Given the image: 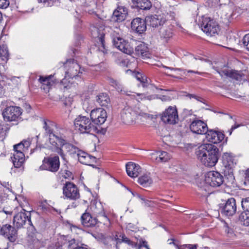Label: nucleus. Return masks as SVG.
Segmentation results:
<instances>
[{"label": "nucleus", "instance_id": "obj_48", "mask_svg": "<svg viewBox=\"0 0 249 249\" xmlns=\"http://www.w3.org/2000/svg\"><path fill=\"white\" fill-rule=\"evenodd\" d=\"M121 30L118 28H116L114 30H113L111 33V37L112 39V41L114 40L115 38H120L121 37Z\"/></svg>", "mask_w": 249, "mask_h": 249}, {"label": "nucleus", "instance_id": "obj_14", "mask_svg": "<svg viewBox=\"0 0 249 249\" xmlns=\"http://www.w3.org/2000/svg\"><path fill=\"white\" fill-rule=\"evenodd\" d=\"M162 121L169 124H175L178 121V115L176 107H169L163 112L161 116Z\"/></svg>", "mask_w": 249, "mask_h": 249}, {"label": "nucleus", "instance_id": "obj_27", "mask_svg": "<svg viewBox=\"0 0 249 249\" xmlns=\"http://www.w3.org/2000/svg\"><path fill=\"white\" fill-rule=\"evenodd\" d=\"M126 171L129 177L136 178L139 175L141 168L138 164L132 162H129L126 164Z\"/></svg>", "mask_w": 249, "mask_h": 249}, {"label": "nucleus", "instance_id": "obj_34", "mask_svg": "<svg viewBox=\"0 0 249 249\" xmlns=\"http://www.w3.org/2000/svg\"><path fill=\"white\" fill-rule=\"evenodd\" d=\"M92 212L98 216H103L107 220V217L105 214V212L102 203L100 202H96L91 207Z\"/></svg>", "mask_w": 249, "mask_h": 249}, {"label": "nucleus", "instance_id": "obj_24", "mask_svg": "<svg viewBox=\"0 0 249 249\" xmlns=\"http://www.w3.org/2000/svg\"><path fill=\"white\" fill-rule=\"evenodd\" d=\"M205 135L207 140L213 143L220 142L224 138V135L222 132L213 130L208 129V131Z\"/></svg>", "mask_w": 249, "mask_h": 249}, {"label": "nucleus", "instance_id": "obj_15", "mask_svg": "<svg viewBox=\"0 0 249 249\" xmlns=\"http://www.w3.org/2000/svg\"><path fill=\"white\" fill-rule=\"evenodd\" d=\"M64 196L68 199L76 200L80 197L79 190L75 185L71 182H67L63 187Z\"/></svg>", "mask_w": 249, "mask_h": 249}, {"label": "nucleus", "instance_id": "obj_11", "mask_svg": "<svg viewBox=\"0 0 249 249\" xmlns=\"http://www.w3.org/2000/svg\"><path fill=\"white\" fill-rule=\"evenodd\" d=\"M137 107H125L121 114V120L126 124H133L136 123L137 118Z\"/></svg>", "mask_w": 249, "mask_h": 249}, {"label": "nucleus", "instance_id": "obj_44", "mask_svg": "<svg viewBox=\"0 0 249 249\" xmlns=\"http://www.w3.org/2000/svg\"><path fill=\"white\" fill-rule=\"evenodd\" d=\"M135 77L138 81H140L141 83H142V86L143 87L146 86V84L147 82V78L145 76L142 75V74L140 72H137L136 74Z\"/></svg>", "mask_w": 249, "mask_h": 249}, {"label": "nucleus", "instance_id": "obj_47", "mask_svg": "<svg viewBox=\"0 0 249 249\" xmlns=\"http://www.w3.org/2000/svg\"><path fill=\"white\" fill-rule=\"evenodd\" d=\"M80 151L81 150H80L78 148L74 145H73L72 148L71 149L70 151L69 152V154L71 156L76 158L77 156L78 153H79Z\"/></svg>", "mask_w": 249, "mask_h": 249}, {"label": "nucleus", "instance_id": "obj_59", "mask_svg": "<svg viewBox=\"0 0 249 249\" xmlns=\"http://www.w3.org/2000/svg\"><path fill=\"white\" fill-rule=\"evenodd\" d=\"M240 124H235L234 125H232L231 126V129L228 131V132L229 133V135H231V134L233 130L239 127L240 126Z\"/></svg>", "mask_w": 249, "mask_h": 249}, {"label": "nucleus", "instance_id": "obj_9", "mask_svg": "<svg viewBox=\"0 0 249 249\" xmlns=\"http://www.w3.org/2000/svg\"><path fill=\"white\" fill-rule=\"evenodd\" d=\"M104 30V28L102 26L98 27L95 26H92L90 27L91 35L92 37L95 39L96 45L98 46L99 50L104 53H106L107 51L105 49V33Z\"/></svg>", "mask_w": 249, "mask_h": 249}, {"label": "nucleus", "instance_id": "obj_25", "mask_svg": "<svg viewBox=\"0 0 249 249\" xmlns=\"http://www.w3.org/2000/svg\"><path fill=\"white\" fill-rule=\"evenodd\" d=\"M128 9L124 6L119 5L113 13V18L117 22L124 21L127 15Z\"/></svg>", "mask_w": 249, "mask_h": 249}, {"label": "nucleus", "instance_id": "obj_53", "mask_svg": "<svg viewBox=\"0 0 249 249\" xmlns=\"http://www.w3.org/2000/svg\"><path fill=\"white\" fill-rule=\"evenodd\" d=\"M8 0H0V8L5 9L9 5Z\"/></svg>", "mask_w": 249, "mask_h": 249}, {"label": "nucleus", "instance_id": "obj_33", "mask_svg": "<svg viewBox=\"0 0 249 249\" xmlns=\"http://www.w3.org/2000/svg\"><path fill=\"white\" fill-rule=\"evenodd\" d=\"M136 109H137V118L142 122L147 123L149 121L152 120L153 118V116L152 115L149 114L144 112L142 109H141L140 107H137Z\"/></svg>", "mask_w": 249, "mask_h": 249}, {"label": "nucleus", "instance_id": "obj_46", "mask_svg": "<svg viewBox=\"0 0 249 249\" xmlns=\"http://www.w3.org/2000/svg\"><path fill=\"white\" fill-rule=\"evenodd\" d=\"M241 205L244 211L249 212V197L242 199Z\"/></svg>", "mask_w": 249, "mask_h": 249}, {"label": "nucleus", "instance_id": "obj_50", "mask_svg": "<svg viewBox=\"0 0 249 249\" xmlns=\"http://www.w3.org/2000/svg\"><path fill=\"white\" fill-rule=\"evenodd\" d=\"M243 44L246 49L249 51V34L246 35L243 39Z\"/></svg>", "mask_w": 249, "mask_h": 249}, {"label": "nucleus", "instance_id": "obj_6", "mask_svg": "<svg viewBox=\"0 0 249 249\" xmlns=\"http://www.w3.org/2000/svg\"><path fill=\"white\" fill-rule=\"evenodd\" d=\"M204 183L206 184L204 187H200V190L205 191L209 193V186L218 187L223 182V178L218 172L216 171H210L206 173L205 176Z\"/></svg>", "mask_w": 249, "mask_h": 249}, {"label": "nucleus", "instance_id": "obj_39", "mask_svg": "<svg viewBox=\"0 0 249 249\" xmlns=\"http://www.w3.org/2000/svg\"><path fill=\"white\" fill-rule=\"evenodd\" d=\"M138 182L143 187H147L152 183V180L148 175L145 174L139 178Z\"/></svg>", "mask_w": 249, "mask_h": 249}, {"label": "nucleus", "instance_id": "obj_10", "mask_svg": "<svg viewBox=\"0 0 249 249\" xmlns=\"http://www.w3.org/2000/svg\"><path fill=\"white\" fill-rule=\"evenodd\" d=\"M60 161L57 156L45 157L42 160V164L40 166L42 170H47L51 172L55 173L59 169Z\"/></svg>", "mask_w": 249, "mask_h": 249}, {"label": "nucleus", "instance_id": "obj_37", "mask_svg": "<svg viewBox=\"0 0 249 249\" xmlns=\"http://www.w3.org/2000/svg\"><path fill=\"white\" fill-rule=\"evenodd\" d=\"M114 240L116 244L124 242L130 246H133L134 245L133 242L126 237L124 234L119 233V232H116Z\"/></svg>", "mask_w": 249, "mask_h": 249}, {"label": "nucleus", "instance_id": "obj_22", "mask_svg": "<svg viewBox=\"0 0 249 249\" xmlns=\"http://www.w3.org/2000/svg\"><path fill=\"white\" fill-rule=\"evenodd\" d=\"M236 204L234 198L228 199L222 208V213L227 216H232L236 212Z\"/></svg>", "mask_w": 249, "mask_h": 249}, {"label": "nucleus", "instance_id": "obj_41", "mask_svg": "<svg viewBox=\"0 0 249 249\" xmlns=\"http://www.w3.org/2000/svg\"><path fill=\"white\" fill-rule=\"evenodd\" d=\"M159 160L160 162H166L170 159V155L165 151L159 152Z\"/></svg>", "mask_w": 249, "mask_h": 249}, {"label": "nucleus", "instance_id": "obj_54", "mask_svg": "<svg viewBox=\"0 0 249 249\" xmlns=\"http://www.w3.org/2000/svg\"><path fill=\"white\" fill-rule=\"evenodd\" d=\"M14 149L15 152L22 151L23 152L25 150L24 148H23L22 144L20 143L16 144L14 146Z\"/></svg>", "mask_w": 249, "mask_h": 249}, {"label": "nucleus", "instance_id": "obj_4", "mask_svg": "<svg viewBox=\"0 0 249 249\" xmlns=\"http://www.w3.org/2000/svg\"><path fill=\"white\" fill-rule=\"evenodd\" d=\"M66 70L65 76L61 80V84L63 86L64 89H69L72 87V82L68 80L76 78L80 71V66L79 64L73 59H70L66 62L64 64Z\"/></svg>", "mask_w": 249, "mask_h": 249}, {"label": "nucleus", "instance_id": "obj_16", "mask_svg": "<svg viewBox=\"0 0 249 249\" xmlns=\"http://www.w3.org/2000/svg\"><path fill=\"white\" fill-rule=\"evenodd\" d=\"M106 111L102 108L92 110L90 112V118L92 121L97 125L103 124L107 120Z\"/></svg>", "mask_w": 249, "mask_h": 249}, {"label": "nucleus", "instance_id": "obj_62", "mask_svg": "<svg viewBox=\"0 0 249 249\" xmlns=\"http://www.w3.org/2000/svg\"><path fill=\"white\" fill-rule=\"evenodd\" d=\"M185 247L188 249H196L197 248L196 245L187 244L185 245Z\"/></svg>", "mask_w": 249, "mask_h": 249}, {"label": "nucleus", "instance_id": "obj_13", "mask_svg": "<svg viewBox=\"0 0 249 249\" xmlns=\"http://www.w3.org/2000/svg\"><path fill=\"white\" fill-rule=\"evenodd\" d=\"M22 113L20 107L16 106H9L2 111V116L4 120L8 122L17 120Z\"/></svg>", "mask_w": 249, "mask_h": 249}, {"label": "nucleus", "instance_id": "obj_35", "mask_svg": "<svg viewBox=\"0 0 249 249\" xmlns=\"http://www.w3.org/2000/svg\"><path fill=\"white\" fill-rule=\"evenodd\" d=\"M133 3L136 7L143 10H149L152 7L149 0H134Z\"/></svg>", "mask_w": 249, "mask_h": 249}, {"label": "nucleus", "instance_id": "obj_31", "mask_svg": "<svg viewBox=\"0 0 249 249\" xmlns=\"http://www.w3.org/2000/svg\"><path fill=\"white\" fill-rule=\"evenodd\" d=\"M108 81L109 84L115 88L118 91L121 92L123 94H125L126 95L128 96H132L134 98L136 97L135 94H131V91H125L123 89V85L120 83L118 81H117L116 80L113 79L112 78H108Z\"/></svg>", "mask_w": 249, "mask_h": 249}, {"label": "nucleus", "instance_id": "obj_20", "mask_svg": "<svg viewBox=\"0 0 249 249\" xmlns=\"http://www.w3.org/2000/svg\"><path fill=\"white\" fill-rule=\"evenodd\" d=\"M9 54L7 46L3 43L0 42V72H4L6 69V63L9 59Z\"/></svg>", "mask_w": 249, "mask_h": 249}, {"label": "nucleus", "instance_id": "obj_43", "mask_svg": "<svg viewBox=\"0 0 249 249\" xmlns=\"http://www.w3.org/2000/svg\"><path fill=\"white\" fill-rule=\"evenodd\" d=\"M115 235H112V236H106L102 235V242L106 245H111L110 242L115 241Z\"/></svg>", "mask_w": 249, "mask_h": 249}, {"label": "nucleus", "instance_id": "obj_42", "mask_svg": "<svg viewBox=\"0 0 249 249\" xmlns=\"http://www.w3.org/2000/svg\"><path fill=\"white\" fill-rule=\"evenodd\" d=\"M136 95L139 97V98L137 99L138 101H139L140 100L141 101L143 100H151L155 99V96L154 95H147L145 93H137Z\"/></svg>", "mask_w": 249, "mask_h": 249}, {"label": "nucleus", "instance_id": "obj_23", "mask_svg": "<svg viewBox=\"0 0 249 249\" xmlns=\"http://www.w3.org/2000/svg\"><path fill=\"white\" fill-rule=\"evenodd\" d=\"M38 81L41 84V89L45 93L49 92L52 87L55 83L53 79V76L52 75L48 76H40Z\"/></svg>", "mask_w": 249, "mask_h": 249}, {"label": "nucleus", "instance_id": "obj_32", "mask_svg": "<svg viewBox=\"0 0 249 249\" xmlns=\"http://www.w3.org/2000/svg\"><path fill=\"white\" fill-rule=\"evenodd\" d=\"M160 38L163 42H167L172 37L173 33L170 27H162L160 29Z\"/></svg>", "mask_w": 249, "mask_h": 249}, {"label": "nucleus", "instance_id": "obj_49", "mask_svg": "<svg viewBox=\"0 0 249 249\" xmlns=\"http://www.w3.org/2000/svg\"><path fill=\"white\" fill-rule=\"evenodd\" d=\"M213 3L215 5L226 6L227 4L229 3L230 0H211Z\"/></svg>", "mask_w": 249, "mask_h": 249}, {"label": "nucleus", "instance_id": "obj_3", "mask_svg": "<svg viewBox=\"0 0 249 249\" xmlns=\"http://www.w3.org/2000/svg\"><path fill=\"white\" fill-rule=\"evenodd\" d=\"M176 14L174 8L161 7L157 11V14L150 15L145 18L146 25L153 28L163 25L166 22L175 18Z\"/></svg>", "mask_w": 249, "mask_h": 249}, {"label": "nucleus", "instance_id": "obj_2", "mask_svg": "<svg viewBox=\"0 0 249 249\" xmlns=\"http://www.w3.org/2000/svg\"><path fill=\"white\" fill-rule=\"evenodd\" d=\"M218 149L215 145L207 143L198 148L196 154L198 159L205 166L213 167L218 161Z\"/></svg>", "mask_w": 249, "mask_h": 249}, {"label": "nucleus", "instance_id": "obj_56", "mask_svg": "<svg viewBox=\"0 0 249 249\" xmlns=\"http://www.w3.org/2000/svg\"><path fill=\"white\" fill-rule=\"evenodd\" d=\"M39 207H41L43 211H48L49 209V205L47 204L46 200L42 202Z\"/></svg>", "mask_w": 249, "mask_h": 249}, {"label": "nucleus", "instance_id": "obj_64", "mask_svg": "<svg viewBox=\"0 0 249 249\" xmlns=\"http://www.w3.org/2000/svg\"><path fill=\"white\" fill-rule=\"evenodd\" d=\"M72 249H88L84 247H78L74 248Z\"/></svg>", "mask_w": 249, "mask_h": 249}, {"label": "nucleus", "instance_id": "obj_26", "mask_svg": "<svg viewBox=\"0 0 249 249\" xmlns=\"http://www.w3.org/2000/svg\"><path fill=\"white\" fill-rule=\"evenodd\" d=\"M131 28L137 33L141 34L146 30V23L145 20H143L141 18H134L131 22Z\"/></svg>", "mask_w": 249, "mask_h": 249}, {"label": "nucleus", "instance_id": "obj_29", "mask_svg": "<svg viewBox=\"0 0 249 249\" xmlns=\"http://www.w3.org/2000/svg\"><path fill=\"white\" fill-rule=\"evenodd\" d=\"M12 161L15 168H19L23 164L25 156L22 151L14 152Z\"/></svg>", "mask_w": 249, "mask_h": 249}, {"label": "nucleus", "instance_id": "obj_60", "mask_svg": "<svg viewBox=\"0 0 249 249\" xmlns=\"http://www.w3.org/2000/svg\"><path fill=\"white\" fill-rule=\"evenodd\" d=\"M65 174H63V173H62V176L64 178H70L71 176V173L70 172V171H65Z\"/></svg>", "mask_w": 249, "mask_h": 249}, {"label": "nucleus", "instance_id": "obj_63", "mask_svg": "<svg viewBox=\"0 0 249 249\" xmlns=\"http://www.w3.org/2000/svg\"><path fill=\"white\" fill-rule=\"evenodd\" d=\"M161 99L163 101H170L171 98L169 96L163 95L161 97Z\"/></svg>", "mask_w": 249, "mask_h": 249}, {"label": "nucleus", "instance_id": "obj_19", "mask_svg": "<svg viewBox=\"0 0 249 249\" xmlns=\"http://www.w3.org/2000/svg\"><path fill=\"white\" fill-rule=\"evenodd\" d=\"M191 131L194 133L199 135H203L208 131L207 124L200 120H196L192 122L190 125Z\"/></svg>", "mask_w": 249, "mask_h": 249}, {"label": "nucleus", "instance_id": "obj_28", "mask_svg": "<svg viewBox=\"0 0 249 249\" xmlns=\"http://www.w3.org/2000/svg\"><path fill=\"white\" fill-rule=\"evenodd\" d=\"M81 222L83 225L87 227L94 226L97 223L96 218L92 217L90 214L88 213H85L81 217Z\"/></svg>", "mask_w": 249, "mask_h": 249}, {"label": "nucleus", "instance_id": "obj_51", "mask_svg": "<svg viewBox=\"0 0 249 249\" xmlns=\"http://www.w3.org/2000/svg\"><path fill=\"white\" fill-rule=\"evenodd\" d=\"M151 159L155 162H160L159 160V151H155L150 154Z\"/></svg>", "mask_w": 249, "mask_h": 249}, {"label": "nucleus", "instance_id": "obj_40", "mask_svg": "<svg viewBox=\"0 0 249 249\" xmlns=\"http://www.w3.org/2000/svg\"><path fill=\"white\" fill-rule=\"evenodd\" d=\"M240 220L246 226H249V212L241 213L239 217Z\"/></svg>", "mask_w": 249, "mask_h": 249}, {"label": "nucleus", "instance_id": "obj_7", "mask_svg": "<svg viewBox=\"0 0 249 249\" xmlns=\"http://www.w3.org/2000/svg\"><path fill=\"white\" fill-rule=\"evenodd\" d=\"M215 70L221 77L226 76L235 80L237 83H243L247 81L249 79V76L245 71H238L228 69L219 70L217 69Z\"/></svg>", "mask_w": 249, "mask_h": 249}, {"label": "nucleus", "instance_id": "obj_61", "mask_svg": "<svg viewBox=\"0 0 249 249\" xmlns=\"http://www.w3.org/2000/svg\"><path fill=\"white\" fill-rule=\"evenodd\" d=\"M75 244V240L74 239H72L71 240L69 241L68 247L69 248H71L74 247V245Z\"/></svg>", "mask_w": 249, "mask_h": 249}, {"label": "nucleus", "instance_id": "obj_12", "mask_svg": "<svg viewBox=\"0 0 249 249\" xmlns=\"http://www.w3.org/2000/svg\"><path fill=\"white\" fill-rule=\"evenodd\" d=\"M22 211L23 212L21 211L16 214L13 218L14 225L17 229L23 227V226L26 223L29 225L32 224L30 212L27 211V213H26V210L23 209Z\"/></svg>", "mask_w": 249, "mask_h": 249}, {"label": "nucleus", "instance_id": "obj_36", "mask_svg": "<svg viewBox=\"0 0 249 249\" xmlns=\"http://www.w3.org/2000/svg\"><path fill=\"white\" fill-rule=\"evenodd\" d=\"M136 53L143 58L148 57L149 55L147 47L143 43H141L135 48Z\"/></svg>", "mask_w": 249, "mask_h": 249}, {"label": "nucleus", "instance_id": "obj_5", "mask_svg": "<svg viewBox=\"0 0 249 249\" xmlns=\"http://www.w3.org/2000/svg\"><path fill=\"white\" fill-rule=\"evenodd\" d=\"M75 129L81 133L94 134L98 133L99 130L95 126L88 117L79 115L74 120Z\"/></svg>", "mask_w": 249, "mask_h": 249}, {"label": "nucleus", "instance_id": "obj_38", "mask_svg": "<svg viewBox=\"0 0 249 249\" xmlns=\"http://www.w3.org/2000/svg\"><path fill=\"white\" fill-rule=\"evenodd\" d=\"M96 102L101 106L107 107L110 102V100L107 94L100 93L96 97Z\"/></svg>", "mask_w": 249, "mask_h": 249}, {"label": "nucleus", "instance_id": "obj_17", "mask_svg": "<svg viewBox=\"0 0 249 249\" xmlns=\"http://www.w3.org/2000/svg\"><path fill=\"white\" fill-rule=\"evenodd\" d=\"M112 42L113 45L124 53L131 54L133 52V47L127 41L122 37H116Z\"/></svg>", "mask_w": 249, "mask_h": 249}, {"label": "nucleus", "instance_id": "obj_58", "mask_svg": "<svg viewBox=\"0 0 249 249\" xmlns=\"http://www.w3.org/2000/svg\"><path fill=\"white\" fill-rule=\"evenodd\" d=\"M21 143L22 144L23 148H24L25 150H27L30 146L31 142L30 141L25 140L21 142Z\"/></svg>", "mask_w": 249, "mask_h": 249}, {"label": "nucleus", "instance_id": "obj_45", "mask_svg": "<svg viewBox=\"0 0 249 249\" xmlns=\"http://www.w3.org/2000/svg\"><path fill=\"white\" fill-rule=\"evenodd\" d=\"M136 196L142 201V204L146 206L150 207L153 206L154 204L153 201L148 200L139 194H136Z\"/></svg>", "mask_w": 249, "mask_h": 249}, {"label": "nucleus", "instance_id": "obj_52", "mask_svg": "<svg viewBox=\"0 0 249 249\" xmlns=\"http://www.w3.org/2000/svg\"><path fill=\"white\" fill-rule=\"evenodd\" d=\"M73 145L67 142L66 140L63 145L62 149L63 148L67 153L70 151L71 149L72 148Z\"/></svg>", "mask_w": 249, "mask_h": 249}, {"label": "nucleus", "instance_id": "obj_18", "mask_svg": "<svg viewBox=\"0 0 249 249\" xmlns=\"http://www.w3.org/2000/svg\"><path fill=\"white\" fill-rule=\"evenodd\" d=\"M0 233L11 242H14L17 238V230L9 224H5L2 226Z\"/></svg>", "mask_w": 249, "mask_h": 249}, {"label": "nucleus", "instance_id": "obj_8", "mask_svg": "<svg viewBox=\"0 0 249 249\" xmlns=\"http://www.w3.org/2000/svg\"><path fill=\"white\" fill-rule=\"evenodd\" d=\"M200 26L203 32L211 36L217 34L219 30L217 23L213 19L207 17H202Z\"/></svg>", "mask_w": 249, "mask_h": 249}, {"label": "nucleus", "instance_id": "obj_21", "mask_svg": "<svg viewBox=\"0 0 249 249\" xmlns=\"http://www.w3.org/2000/svg\"><path fill=\"white\" fill-rule=\"evenodd\" d=\"M222 164L225 168L224 171L229 173H232L233 168L236 164L234 159L231 153H225L222 156Z\"/></svg>", "mask_w": 249, "mask_h": 249}, {"label": "nucleus", "instance_id": "obj_1", "mask_svg": "<svg viewBox=\"0 0 249 249\" xmlns=\"http://www.w3.org/2000/svg\"><path fill=\"white\" fill-rule=\"evenodd\" d=\"M43 128L49 137L50 149L64 158V151L62 147L66 141L65 136L58 129L54 123L51 121H44Z\"/></svg>", "mask_w": 249, "mask_h": 249}, {"label": "nucleus", "instance_id": "obj_55", "mask_svg": "<svg viewBox=\"0 0 249 249\" xmlns=\"http://www.w3.org/2000/svg\"><path fill=\"white\" fill-rule=\"evenodd\" d=\"M244 183L245 185H249V168L246 171Z\"/></svg>", "mask_w": 249, "mask_h": 249}, {"label": "nucleus", "instance_id": "obj_30", "mask_svg": "<svg viewBox=\"0 0 249 249\" xmlns=\"http://www.w3.org/2000/svg\"><path fill=\"white\" fill-rule=\"evenodd\" d=\"M76 158L81 163L86 165H90V163L95 160V157L89 155L82 150L78 153Z\"/></svg>", "mask_w": 249, "mask_h": 249}, {"label": "nucleus", "instance_id": "obj_57", "mask_svg": "<svg viewBox=\"0 0 249 249\" xmlns=\"http://www.w3.org/2000/svg\"><path fill=\"white\" fill-rule=\"evenodd\" d=\"M47 249H62V246L59 243L52 244L48 247Z\"/></svg>", "mask_w": 249, "mask_h": 249}]
</instances>
